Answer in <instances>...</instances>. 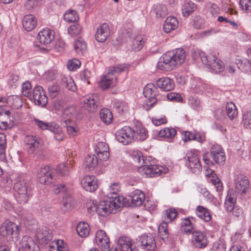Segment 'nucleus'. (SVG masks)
Returning a JSON list of instances; mask_svg holds the SVG:
<instances>
[{
    "label": "nucleus",
    "mask_w": 251,
    "mask_h": 251,
    "mask_svg": "<svg viewBox=\"0 0 251 251\" xmlns=\"http://www.w3.org/2000/svg\"><path fill=\"white\" fill-rule=\"evenodd\" d=\"M185 58V51L182 49H177L173 52L168 51L160 57L157 68L162 71H171L180 66L184 62Z\"/></svg>",
    "instance_id": "nucleus-1"
},
{
    "label": "nucleus",
    "mask_w": 251,
    "mask_h": 251,
    "mask_svg": "<svg viewBox=\"0 0 251 251\" xmlns=\"http://www.w3.org/2000/svg\"><path fill=\"white\" fill-rule=\"evenodd\" d=\"M126 199L122 200L119 197H109V200L102 201L97 204V213L102 216H105L111 213H116L117 210L122 205L127 206L125 203Z\"/></svg>",
    "instance_id": "nucleus-2"
},
{
    "label": "nucleus",
    "mask_w": 251,
    "mask_h": 251,
    "mask_svg": "<svg viewBox=\"0 0 251 251\" xmlns=\"http://www.w3.org/2000/svg\"><path fill=\"white\" fill-rule=\"evenodd\" d=\"M150 156L142 157V166H137L139 173H168L170 171L168 168L153 164Z\"/></svg>",
    "instance_id": "nucleus-3"
},
{
    "label": "nucleus",
    "mask_w": 251,
    "mask_h": 251,
    "mask_svg": "<svg viewBox=\"0 0 251 251\" xmlns=\"http://www.w3.org/2000/svg\"><path fill=\"white\" fill-rule=\"evenodd\" d=\"M201 60L202 63L208 66L216 73H218L224 70V63L218 59L215 55L210 54L206 55L204 52H201L200 53Z\"/></svg>",
    "instance_id": "nucleus-4"
},
{
    "label": "nucleus",
    "mask_w": 251,
    "mask_h": 251,
    "mask_svg": "<svg viewBox=\"0 0 251 251\" xmlns=\"http://www.w3.org/2000/svg\"><path fill=\"white\" fill-rule=\"evenodd\" d=\"M157 88L152 83L148 84L144 88L143 94L145 97L148 98L146 104L144 105V107L146 110H149L150 108L154 106L157 102Z\"/></svg>",
    "instance_id": "nucleus-5"
},
{
    "label": "nucleus",
    "mask_w": 251,
    "mask_h": 251,
    "mask_svg": "<svg viewBox=\"0 0 251 251\" xmlns=\"http://www.w3.org/2000/svg\"><path fill=\"white\" fill-rule=\"evenodd\" d=\"M135 136V130L129 126H125L119 129L116 133L117 140L123 145L131 143Z\"/></svg>",
    "instance_id": "nucleus-6"
},
{
    "label": "nucleus",
    "mask_w": 251,
    "mask_h": 251,
    "mask_svg": "<svg viewBox=\"0 0 251 251\" xmlns=\"http://www.w3.org/2000/svg\"><path fill=\"white\" fill-rule=\"evenodd\" d=\"M19 227L14 223L11 221H6L0 227V235L9 241L13 238L14 232L19 234Z\"/></svg>",
    "instance_id": "nucleus-7"
},
{
    "label": "nucleus",
    "mask_w": 251,
    "mask_h": 251,
    "mask_svg": "<svg viewBox=\"0 0 251 251\" xmlns=\"http://www.w3.org/2000/svg\"><path fill=\"white\" fill-rule=\"evenodd\" d=\"M74 109L73 107H69L64 109L63 113V118L61 120L62 125L66 127L68 134L74 136L76 130L74 126V123L71 118L73 116Z\"/></svg>",
    "instance_id": "nucleus-8"
},
{
    "label": "nucleus",
    "mask_w": 251,
    "mask_h": 251,
    "mask_svg": "<svg viewBox=\"0 0 251 251\" xmlns=\"http://www.w3.org/2000/svg\"><path fill=\"white\" fill-rule=\"evenodd\" d=\"M14 188L18 194L16 196L18 201L21 204L27 202L28 195L26 183L24 181H19L15 184Z\"/></svg>",
    "instance_id": "nucleus-9"
},
{
    "label": "nucleus",
    "mask_w": 251,
    "mask_h": 251,
    "mask_svg": "<svg viewBox=\"0 0 251 251\" xmlns=\"http://www.w3.org/2000/svg\"><path fill=\"white\" fill-rule=\"evenodd\" d=\"M32 99L36 105L45 107L48 103V98L43 88L40 86H35L32 93Z\"/></svg>",
    "instance_id": "nucleus-10"
},
{
    "label": "nucleus",
    "mask_w": 251,
    "mask_h": 251,
    "mask_svg": "<svg viewBox=\"0 0 251 251\" xmlns=\"http://www.w3.org/2000/svg\"><path fill=\"white\" fill-rule=\"evenodd\" d=\"M81 185L86 191L93 192L98 188V179L94 175H87L81 179Z\"/></svg>",
    "instance_id": "nucleus-11"
},
{
    "label": "nucleus",
    "mask_w": 251,
    "mask_h": 251,
    "mask_svg": "<svg viewBox=\"0 0 251 251\" xmlns=\"http://www.w3.org/2000/svg\"><path fill=\"white\" fill-rule=\"evenodd\" d=\"M18 251H40V250L39 246L31 237L25 235L20 241V247Z\"/></svg>",
    "instance_id": "nucleus-12"
},
{
    "label": "nucleus",
    "mask_w": 251,
    "mask_h": 251,
    "mask_svg": "<svg viewBox=\"0 0 251 251\" xmlns=\"http://www.w3.org/2000/svg\"><path fill=\"white\" fill-rule=\"evenodd\" d=\"M139 242L141 248L143 249L152 251L156 248L154 238L151 234H143L140 237Z\"/></svg>",
    "instance_id": "nucleus-13"
},
{
    "label": "nucleus",
    "mask_w": 251,
    "mask_h": 251,
    "mask_svg": "<svg viewBox=\"0 0 251 251\" xmlns=\"http://www.w3.org/2000/svg\"><path fill=\"white\" fill-rule=\"evenodd\" d=\"M95 241L102 251H108L110 248L109 239L104 231H98L96 234Z\"/></svg>",
    "instance_id": "nucleus-14"
},
{
    "label": "nucleus",
    "mask_w": 251,
    "mask_h": 251,
    "mask_svg": "<svg viewBox=\"0 0 251 251\" xmlns=\"http://www.w3.org/2000/svg\"><path fill=\"white\" fill-rule=\"evenodd\" d=\"M192 234V241L196 248L201 249L206 247L208 244L207 237L203 232L194 231Z\"/></svg>",
    "instance_id": "nucleus-15"
},
{
    "label": "nucleus",
    "mask_w": 251,
    "mask_h": 251,
    "mask_svg": "<svg viewBox=\"0 0 251 251\" xmlns=\"http://www.w3.org/2000/svg\"><path fill=\"white\" fill-rule=\"evenodd\" d=\"M210 158L216 163L221 164L226 160L225 152L222 148L218 145L213 146L210 150Z\"/></svg>",
    "instance_id": "nucleus-16"
},
{
    "label": "nucleus",
    "mask_w": 251,
    "mask_h": 251,
    "mask_svg": "<svg viewBox=\"0 0 251 251\" xmlns=\"http://www.w3.org/2000/svg\"><path fill=\"white\" fill-rule=\"evenodd\" d=\"M188 161H189V167L193 173L201 172L202 167L198 157L197 154L192 151H190L186 154Z\"/></svg>",
    "instance_id": "nucleus-17"
},
{
    "label": "nucleus",
    "mask_w": 251,
    "mask_h": 251,
    "mask_svg": "<svg viewBox=\"0 0 251 251\" xmlns=\"http://www.w3.org/2000/svg\"><path fill=\"white\" fill-rule=\"evenodd\" d=\"M109 146L104 142H100L96 145L95 152L98 158L102 161H106L109 157Z\"/></svg>",
    "instance_id": "nucleus-18"
},
{
    "label": "nucleus",
    "mask_w": 251,
    "mask_h": 251,
    "mask_svg": "<svg viewBox=\"0 0 251 251\" xmlns=\"http://www.w3.org/2000/svg\"><path fill=\"white\" fill-rule=\"evenodd\" d=\"M54 38V31L45 28L40 31L37 35V39L43 45H48L51 43Z\"/></svg>",
    "instance_id": "nucleus-19"
},
{
    "label": "nucleus",
    "mask_w": 251,
    "mask_h": 251,
    "mask_svg": "<svg viewBox=\"0 0 251 251\" xmlns=\"http://www.w3.org/2000/svg\"><path fill=\"white\" fill-rule=\"evenodd\" d=\"M145 197L144 193L141 190H136L131 196H129L128 201H130V203L128 206H140L145 201Z\"/></svg>",
    "instance_id": "nucleus-20"
},
{
    "label": "nucleus",
    "mask_w": 251,
    "mask_h": 251,
    "mask_svg": "<svg viewBox=\"0 0 251 251\" xmlns=\"http://www.w3.org/2000/svg\"><path fill=\"white\" fill-rule=\"evenodd\" d=\"M36 237L40 244H47L51 240L52 236L49 228L43 227L37 231Z\"/></svg>",
    "instance_id": "nucleus-21"
},
{
    "label": "nucleus",
    "mask_w": 251,
    "mask_h": 251,
    "mask_svg": "<svg viewBox=\"0 0 251 251\" xmlns=\"http://www.w3.org/2000/svg\"><path fill=\"white\" fill-rule=\"evenodd\" d=\"M110 34L109 25L106 23H103L98 28L95 34V38L99 42H105Z\"/></svg>",
    "instance_id": "nucleus-22"
},
{
    "label": "nucleus",
    "mask_w": 251,
    "mask_h": 251,
    "mask_svg": "<svg viewBox=\"0 0 251 251\" xmlns=\"http://www.w3.org/2000/svg\"><path fill=\"white\" fill-rule=\"evenodd\" d=\"M156 85L158 88L164 91H170L175 87L174 81L167 77L158 79L156 82Z\"/></svg>",
    "instance_id": "nucleus-23"
},
{
    "label": "nucleus",
    "mask_w": 251,
    "mask_h": 251,
    "mask_svg": "<svg viewBox=\"0 0 251 251\" xmlns=\"http://www.w3.org/2000/svg\"><path fill=\"white\" fill-rule=\"evenodd\" d=\"M118 245L121 251H138L137 248L132 244L129 238L122 237L118 241Z\"/></svg>",
    "instance_id": "nucleus-24"
},
{
    "label": "nucleus",
    "mask_w": 251,
    "mask_h": 251,
    "mask_svg": "<svg viewBox=\"0 0 251 251\" xmlns=\"http://www.w3.org/2000/svg\"><path fill=\"white\" fill-rule=\"evenodd\" d=\"M37 25V19L32 15L28 14L25 16L23 20V26L27 31H32Z\"/></svg>",
    "instance_id": "nucleus-25"
},
{
    "label": "nucleus",
    "mask_w": 251,
    "mask_h": 251,
    "mask_svg": "<svg viewBox=\"0 0 251 251\" xmlns=\"http://www.w3.org/2000/svg\"><path fill=\"white\" fill-rule=\"evenodd\" d=\"M116 80V76H111L110 74L107 73L99 82V86L102 90H105L110 87L115 86Z\"/></svg>",
    "instance_id": "nucleus-26"
},
{
    "label": "nucleus",
    "mask_w": 251,
    "mask_h": 251,
    "mask_svg": "<svg viewBox=\"0 0 251 251\" xmlns=\"http://www.w3.org/2000/svg\"><path fill=\"white\" fill-rule=\"evenodd\" d=\"M25 142L27 146L28 151L29 153H32L38 148L39 142L38 138L31 135H27L25 137Z\"/></svg>",
    "instance_id": "nucleus-27"
},
{
    "label": "nucleus",
    "mask_w": 251,
    "mask_h": 251,
    "mask_svg": "<svg viewBox=\"0 0 251 251\" xmlns=\"http://www.w3.org/2000/svg\"><path fill=\"white\" fill-rule=\"evenodd\" d=\"M178 25V22L175 17H168L166 19L163 25V29L166 33H170L176 29Z\"/></svg>",
    "instance_id": "nucleus-28"
},
{
    "label": "nucleus",
    "mask_w": 251,
    "mask_h": 251,
    "mask_svg": "<svg viewBox=\"0 0 251 251\" xmlns=\"http://www.w3.org/2000/svg\"><path fill=\"white\" fill-rule=\"evenodd\" d=\"M97 95H93L91 98L90 96H86L84 98L83 102L85 104V108L90 112H93L96 109L98 104Z\"/></svg>",
    "instance_id": "nucleus-29"
},
{
    "label": "nucleus",
    "mask_w": 251,
    "mask_h": 251,
    "mask_svg": "<svg viewBox=\"0 0 251 251\" xmlns=\"http://www.w3.org/2000/svg\"><path fill=\"white\" fill-rule=\"evenodd\" d=\"M11 112L8 110H2L0 112V129L5 130L8 127V121H10Z\"/></svg>",
    "instance_id": "nucleus-30"
},
{
    "label": "nucleus",
    "mask_w": 251,
    "mask_h": 251,
    "mask_svg": "<svg viewBox=\"0 0 251 251\" xmlns=\"http://www.w3.org/2000/svg\"><path fill=\"white\" fill-rule=\"evenodd\" d=\"M95 155H88L85 158L83 166L87 171H91L98 164V159Z\"/></svg>",
    "instance_id": "nucleus-31"
},
{
    "label": "nucleus",
    "mask_w": 251,
    "mask_h": 251,
    "mask_svg": "<svg viewBox=\"0 0 251 251\" xmlns=\"http://www.w3.org/2000/svg\"><path fill=\"white\" fill-rule=\"evenodd\" d=\"M49 251H70L68 245L63 241L57 240L52 242L49 247Z\"/></svg>",
    "instance_id": "nucleus-32"
},
{
    "label": "nucleus",
    "mask_w": 251,
    "mask_h": 251,
    "mask_svg": "<svg viewBox=\"0 0 251 251\" xmlns=\"http://www.w3.org/2000/svg\"><path fill=\"white\" fill-rule=\"evenodd\" d=\"M238 179H240V180H238L237 182H236V189L238 190L240 193H245L249 187V180L242 175H241L240 178L238 177Z\"/></svg>",
    "instance_id": "nucleus-33"
},
{
    "label": "nucleus",
    "mask_w": 251,
    "mask_h": 251,
    "mask_svg": "<svg viewBox=\"0 0 251 251\" xmlns=\"http://www.w3.org/2000/svg\"><path fill=\"white\" fill-rule=\"evenodd\" d=\"M197 215L205 222H209L211 219L209 210L202 206H198L196 209Z\"/></svg>",
    "instance_id": "nucleus-34"
},
{
    "label": "nucleus",
    "mask_w": 251,
    "mask_h": 251,
    "mask_svg": "<svg viewBox=\"0 0 251 251\" xmlns=\"http://www.w3.org/2000/svg\"><path fill=\"white\" fill-rule=\"evenodd\" d=\"M135 129V136L136 139L140 141L145 140L148 136V131L141 124H138Z\"/></svg>",
    "instance_id": "nucleus-35"
},
{
    "label": "nucleus",
    "mask_w": 251,
    "mask_h": 251,
    "mask_svg": "<svg viewBox=\"0 0 251 251\" xmlns=\"http://www.w3.org/2000/svg\"><path fill=\"white\" fill-rule=\"evenodd\" d=\"M235 63L237 67L243 72H249L251 71V63L248 59H236Z\"/></svg>",
    "instance_id": "nucleus-36"
},
{
    "label": "nucleus",
    "mask_w": 251,
    "mask_h": 251,
    "mask_svg": "<svg viewBox=\"0 0 251 251\" xmlns=\"http://www.w3.org/2000/svg\"><path fill=\"white\" fill-rule=\"evenodd\" d=\"M236 201L235 194L228 192L225 202V207L228 212H231L235 207L234 205Z\"/></svg>",
    "instance_id": "nucleus-37"
},
{
    "label": "nucleus",
    "mask_w": 251,
    "mask_h": 251,
    "mask_svg": "<svg viewBox=\"0 0 251 251\" xmlns=\"http://www.w3.org/2000/svg\"><path fill=\"white\" fill-rule=\"evenodd\" d=\"M76 231L81 237H87L90 233L89 225L85 222H80L76 226Z\"/></svg>",
    "instance_id": "nucleus-38"
},
{
    "label": "nucleus",
    "mask_w": 251,
    "mask_h": 251,
    "mask_svg": "<svg viewBox=\"0 0 251 251\" xmlns=\"http://www.w3.org/2000/svg\"><path fill=\"white\" fill-rule=\"evenodd\" d=\"M60 84L63 87L73 92H75L76 90L74 81L70 76L63 77L61 79Z\"/></svg>",
    "instance_id": "nucleus-39"
},
{
    "label": "nucleus",
    "mask_w": 251,
    "mask_h": 251,
    "mask_svg": "<svg viewBox=\"0 0 251 251\" xmlns=\"http://www.w3.org/2000/svg\"><path fill=\"white\" fill-rule=\"evenodd\" d=\"M226 112L229 118L234 119L237 116L238 110L236 105L232 102H229L226 105Z\"/></svg>",
    "instance_id": "nucleus-40"
},
{
    "label": "nucleus",
    "mask_w": 251,
    "mask_h": 251,
    "mask_svg": "<svg viewBox=\"0 0 251 251\" xmlns=\"http://www.w3.org/2000/svg\"><path fill=\"white\" fill-rule=\"evenodd\" d=\"M197 8L196 4L192 1L185 2L182 8V14L184 17H188L190 14L193 12Z\"/></svg>",
    "instance_id": "nucleus-41"
},
{
    "label": "nucleus",
    "mask_w": 251,
    "mask_h": 251,
    "mask_svg": "<svg viewBox=\"0 0 251 251\" xmlns=\"http://www.w3.org/2000/svg\"><path fill=\"white\" fill-rule=\"evenodd\" d=\"M216 176V174H208L206 175L209 179L208 181L215 186L217 191H221L222 188V182L220 178Z\"/></svg>",
    "instance_id": "nucleus-42"
},
{
    "label": "nucleus",
    "mask_w": 251,
    "mask_h": 251,
    "mask_svg": "<svg viewBox=\"0 0 251 251\" xmlns=\"http://www.w3.org/2000/svg\"><path fill=\"white\" fill-rule=\"evenodd\" d=\"M38 177L40 183L46 185L53 182L55 180L52 174H38Z\"/></svg>",
    "instance_id": "nucleus-43"
},
{
    "label": "nucleus",
    "mask_w": 251,
    "mask_h": 251,
    "mask_svg": "<svg viewBox=\"0 0 251 251\" xmlns=\"http://www.w3.org/2000/svg\"><path fill=\"white\" fill-rule=\"evenodd\" d=\"M158 234L160 238L163 240H167L169 237V231L168 229V224L166 222H163L158 227Z\"/></svg>",
    "instance_id": "nucleus-44"
},
{
    "label": "nucleus",
    "mask_w": 251,
    "mask_h": 251,
    "mask_svg": "<svg viewBox=\"0 0 251 251\" xmlns=\"http://www.w3.org/2000/svg\"><path fill=\"white\" fill-rule=\"evenodd\" d=\"M74 204V200L70 196L64 197L61 202V209L64 212H66L72 209V207Z\"/></svg>",
    "instance_id": "nucleus-45"
},
{
    "label": "nucleus",
    "mask_w": 251,
    "mask_h": 251,
    "mask_svg": "<svg viewBox=\"0 0 251 251\" xmlns=\"http://www.w3.org/2000/svg\"><path fill=\"white\" fill-rule=\"evenodd\" d=\"M128 65L127 64H118L110 68L109 71L107 73L110 74V76H115V73H121L123 72L127 71Z\"/></svg>",
    "instance_id": "nucleus-46"
},
{
    "label": "nucleus",
    "mask_w": 251,
    "mask_h": 251,
    "mask_svg": "<svg viewBox=\"0 0 251 251\" xmlns=\"http://www.w3.org/2000/svg\"><path fill=\"white\" fill-rule=\"evenodd\" d=\"M100 118L106 124H109L113 119V115L109 109H103L100 112Z\"/></svg>",
    "instance_id": "nucleus-47"
},
{
    "label": "nucleus",
    "mask_w": 251,
    "mask_h": 251,
    "mask_svg": "<svg viewBox=\"0 0 251 251\" xmlns=\"http://www.w3.org/2000/svg\"><path fill=\"white\" fill-rule=\"evenodd\" d=\"M182 230L186 234L192 233L194 231V226L190 218H185L182 222Z\"/></svg>",
    "instance_id": "nucleus-48"
},
{
    "label": "nucleus",
    "mask_w": 251,
    "mask_h": 251,
    "mask_svg": "<svg viewBox=\"0 0 251 251\" xmlns=\"http://www.w3.org/2000/svg\"><path fill=\"white\" fill-rule=\"evenodd\" d=\"M113 108L120 114L126 112L128 109L127 103L125 101H116L113 104Z\"/></svg>",
    "instance_id": "nucleus-49"
},
{
    "label": "nucleus",
    "mask_w": 251,
    "mask_h": 251,
    "mask_svg": "<svg viewBox=\"0 0 251 251\" xmlns=\"http://www.w3.org/2000/svg\"><path fill=\"white\" fill-rule=\"evenodd\" d=\"M176 133V130L173 127H166L160 130L158 134L160 137L172 138Z\"/></svg>",
    "instance_id": "nucleus-50"
},
{
    "label": "nucleus",
    "mask_w": 251,
    "mask_h": 251,
    "mask_svg": "<svg viewBox=\"0 0 251 251\" xmlns=\"http://www.w3.org/2000/svg\"><path fill=\"white\" fill-rule=\"evenodd\" d=\"M34 121L38 127L42 130L47 129L51 131V129L55 126L54 123H47L37 119H35Z\"/></svg>",
    "instance_id": "nucleus-51"
},
{
    "label": "nucleus",
    "mask_w": 251,
    "mask_h": 251,
    "mask_svg": "<svg viewBox=\"0 0 251 251\" xmlns=\"http://www.w3.org/2000/svg\"><path fill=\"white\" fill-rule=\"evenodd\" d=\"M144 43L145 42L141 36H137L132 41V49L135 50H139L142 49Z\"/></svg>",
    "instance_id": "nucleus-52"
},
{
    "label": "nucleus",
    "mask_w": 251,
    "mask_h": 251,
    "mask_svg": "<svg viewBox=\"0 0 251 251\" xmlns=\"http://www.w3.org/2000/svg\"><path fill=\"white\" fill-rule=\"evenodd\" d=\"M82 31V26L79 24H75L71 26L68 29V33L71 36H76L78 35Z\"/></svg>",
    "instance_id": "nucleus-53"
},
{
    "label": "nucleus",
    "mask_w": 251,
    "mask_h": 251,
    "mask_svg": "<svg viewBox=\"0 0 251 251\" xmlns=\"http://www.w3.org/2000/svg\"><path fill=\"white\" fill-rule=\"evenodd\" d=\"M64 18L68 22H75L79 19L76 11L73 10L66 12L64 15Z\"/></svg>",
    "instance_id": "nucleus-54"
},
{
    "label": "nucleus",
    "mask_w": 251,
    "mask_h": 251,
    "mask_svg": "<svg viewBox=\"0 0 251 251\" xmlns=\"http://www.w3.org/2000/svg\"><path fill=\"white\" fill-rule=\"evenodd\" d=\"M6 136L4 133H0V159L5 158V149L6 146Z\"/></svg>",
    "instance_id": "nucleus-55"
},
{
    "label": "nucleus",
    "mask_w": 251,
    "mask_h": 251,
    "mask_svg": "<svg viewBox=\"0 0 251 251\" xmlns=\"http://www.w3.org/2000/svg\"><path fill=\"white\" fill-rule=\"evenodd\" d=\"M178 212L175 208H170L165 211V219L172 222L177 216Z\"/></svg>",
    "instance_id": "nucleus-56"
},
{
    "label": "nucleus",
    "mask_w": 251,
    "mask_h": 251,
    "mask_svg": "<svg viewBox=\"0 0 251 251\" xmlns=\"http://www.w3.org/2000/svg\"><path fill=\"white\" fill-rule=\"evenodd\" d=\"M31 85L29 81L24 82L22 85V93L23 96L30 99H32Z\"/></svg>",
    "instance_id": "nucleus-57"
},
{
    "label": "nucleus",
    "mask_w": 251,
    "mask_h": 251,
    "mask_svg": "<svg viewBox=\"0 0 251 251\" xmlns=\"http://www.w3.org/2000/svg\"><path fill=\"white\" fill-rule=\"evenodd\" d=\"M74 49L77 52H81L86 49V45L83 39L79 38L75 41Z\"/></svg>",
    "instance_id": "nucleus-58"
},
{
    "label": "nucleus",
    "mask_w": 251,
    "mask_h": 251,
    "mask_svg": "<svg viewBox=\"0 0 251 251\" xmlns=\"http://www.w3.org/2000/svg\"><path fill=\"white\" fill-rule=\"evenodd\" d=\"M51 132L54 133V138L57 141H62L64 138V134L62 133V129L57 124H55V126L53 127L51 130Z\"/></svg>",
    "instance_id": "nucleus-59"
},
{
    "label": "nucleus",
    "mask_w": 251,
    "mask_h": 251,
    "mask_svg": "<svg viewBox=\"0 0 251 251\" xmlns=\"http://www.w3.org/2000/svg\"><path fill=\"white\" fill-rule=\"evenodd\" d=\"M155 11L156 15L158 18H163L168 14L167 8L164 5H157Z\"/></svg>",
    "instance_id": "nucleus-60"
},
{
    "label": "nucleus",
    "mask_w": 251,
    "mask_h": 251,
    "mask_svg": "<svg viewBox=\"0 0 251 251\" xmlns=\"http://www.w3.org/2000/svg\"><path fill=\"white\" fill-rule=\"evenodd\" d=\"M241 8L246 13H251V0H240Z\"/></svg>",
    "instance_id": "nucleus-61"
},
{
    "label": "nucleus",
    "mask_w": 251,
    "mask_h": 251,
    "mask_svg": "<svg viewBox=\"0 0 251 251\" xmlns=\"http://www.w3.org/2000/svg\"><path fill=\"white\" fill-rule=\"evenodd\" d=\"M243 123L245 127L251 128V111H248L243 115Z\"/></svg>",
    "instance_id": "nucleus-62"
},
{
    "label": "nucleus",
    "mask_w": 251,
    "mask_h": 251,
    "mask_svg": "<svg viewBox=\"0 0 251 251\" xmlns=\"http://www.w3.org/2000/svg\"><path fill=\"white\" fill-rule=\"evenodd\" d=\"M226 244L222 241H218L214 243L210 251H226Z\"/></svg>",
    "instance_id": "nucleus-63"
},
{
    "label": "nucleus",
    "mask_w": 251,
    "mask_h": 251,
    "mask_svg": "<svg viewBox=\"0 0 251 251\" xmlns=\"http://www.w3.org/2000/svg\"><path fill=\"white\" fill-rule=\"evenodd\" d=\"M50 96L53 99L57 96L60 93V88L57 85H51L48 88Z\"/></svg>",
    "instance_id": "nucleus-64"
}]
</instances>
